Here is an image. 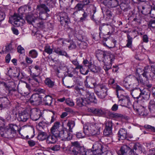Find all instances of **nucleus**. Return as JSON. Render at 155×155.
<instances>
[{
    "instance_id": "obj_1",
    "label": "nucleus",
    "mask_w": 155,
    "mask_h": 155,
    "mask_svg": "<svg viewBox=\"0 0 155 155\" xmlns=\"http://www.w3.org/2000/svg\"><path fill=\"white\" fill-rule=\"evenodd\" d=\"M101 127L98 123H87L84 127V132L87 135L99 136L100 134Z\"/></svg>"
},
{
    "instance_id": "obj_2",
    "label": "nucleus",
    "mask_w": 155,
    "mask_h": 155,
    "mask_svg": "<svg viewBox=\"0 0 155 155\" xmlns=\"http://www.w3.org/2000/svg\"><path fill=\"white\" fill-rule=\"evenodd\" d=\"M18 127L16 124H9L0 132L1 136L2 137L11 138L15 137L16 135V130H18Z\"/></svg>"
},
{
    "instance_id": "obj_3",
    "label": "nucleus",
    "mask_w": 155,
    "mask_h": 155,
    "mask_svg": "<svg viewBox=\"0 0 155 155\" xmlns=\"http://www.w3.org/2000/svg\"><path fill=\"white\" fill-rule=\"evenodd\" d=\"M36 10L39 12L40 19L42 20H45L48 16V14L47 13V12H49L50 10L44 4H41L39 5H37Z\"/></svg>"
},
{
    "instance_id": "obj_4",
    "label": "nucleus",
    "mask_w": 155,
    "mask_h": 155,
    "mask_svg": "<svg viewBox=\"0 0 155 155\" xmlns=\"http://www.w3.org/2000/svg\"><path fill=\"white\" fill-rule=\"evenodd\" d=\"M118 98L119 101L120 102L121 106L129 108L131 105V103L128 96L120 95Z\"/></svg>"
},
{
    "instance_id": "obj_5",
    "label": "nucleus",
    "mask_w": 155,
    "mask_h": 155,
    "mask_svg": "<svg viewBox=\"0 0 155 155\" xmlns=\"http://www.w3.org/2000/svg\"><path fill=\"white\" fill-rule=\"evenodd\" d=\"M99 29L100 31H102V30L105 31L109 35H112L115 31L114 28L112 25L108 24H102L99 27Z\"/></svg>"
},
{
    "instance_id": "obj_6",
    "label": "nucleus",
    "mask_w": 155,
    "mask_h": 155,
    "mask_svg": "<svg viewBox=\"0 0 155 155\" xmlns=\"http://www.w3.org/2000/svg\"><path fill=\"white\" fill-rule=\"evenodd\" d=\"M14 26L18 27L22 24V19L21 16L19 14L14 13V15L10 18Z\"/></svg>"
},
{
    "instance_id": "obj_7",
    "label": "nucleus",
    "mask_w": 155,
    "mask_h": 155,
    "mask_svg": "<svg viewBox=\"0 0 155 155\" xmlns=\"http://www.w3.org/2000/svg\"><path fill=\"white\" fill-rule=\"evenodd\" d=\"M58 137H60L62 140H70L72 138L71 135L68 133L65 128L59 132Z\"/></svg>"
},
{
    "instance_id": "obj_8",
    "label": "nucleus",
    "mask_w": 155,
    "mask_h": 155,
    "mask_svg": "<svg viewBox=\"0 0 155 155\" xmlns=\"http://www.w3.org/2000/svg\"><path fill=\"white\" fill-rule=\"evenodd\" d=\"M88 110L89 112L92 113L94 115L100 117L105 115L106 113V110L102 108H89Z\"/></svg>"
},
{
    "instance_id": "obj_9",
    "label": "nucleus",
    "mask_w": 155,
    "mask_h": 155,
    "mask_svg": "<svg viewBox=\"0 0 155 155\" xmlns=\"http://www.w3.org/2000/svg\"><path fill=\"white\" fill-rule=\"evenodd\" d=\"M92 150L94 153V155H98L104 153L102 146L98 142L95 143L93 145Z\"/></svg>"
},
{
    "instance_id": "obj_10",
    "label": "nucleus",
    "mask_w": 155,
    "mask_h": 155,
    "mask_svg": "<svg viewBox=\"0 0 155 155\" xmlns=\"http://www.w3.org/2000/svg\"><path fill=\"white\" fill-rule=\"evenodd\" d=\"M41 115V110L37 108H34L30 111V117L33 120L36 121L38 120Z\"/></svg>"
},
{
    "instance_id": "obj_11",
    "label": "nucleus",
    "mask_w": 155,
    "mask_h": 155,
    "mask_svg": "<svg viewBox=\"0 0 155 155\" xmlns=\"http://www.w3.org/2000/svg\"><path fill=\"white\" fill-rule=\"evenodd\" d=\"M101 57L103 58H104V60H103L104 62L105 63L111 64L115 59L114 55L110 54L106 55L104 52L101 51Z\"/></svg>"
},
{
    "instance_id": "obj_12",
    "label": "nucleus",
    "mask_w": 155,
    "mask_h": 155,
    "mask_svg": "<svg viewBox=\"0 0 155 155\" xmlns=\"http://www.w3.org/2000/svg\"><path fill=\"white\" fill-rule=\"evenodd\" d=\"M41 101V97L38 94H33L30 98L31 103L36 105H39Z\"/></svg>"
},
{
    "instance_id": "obj_13",
    "label": "nucleus",
    "mask_w": 155,
    "mask_h": 155,
    "mask_svg": "<svg viewBox=\"0 0 155 155\" xmlns=\"http://www.w3.org/2000/svg\"><path fill=\"white\" fill-rule=\"evenodd\" d=\"M103 3L108 8H114L118 5L117 0H103Z\"/></svg>"
},
{
    "instance_id": "obj_14",
    "label": "nucleus",
    "mask_w": 155,
    "mask_h": 155,
    "mask_svg": "<svg viewBox=\"0 0 155 155\" xmlns=\"http://www.w3.org/2000/svg\"><path fill=\"white\" fill-rule=\"evenodd\" d=\"M86 98H85L86 104H89L90 102L96 104L97 100L93 93L88 92L86 94Z\"/></svg>"
},
{
    "instance_id": "obj_15",
    "label": "nucleus",
    "mask_w": 155,
    "mask_h": 155,
    "mask_svg": "<svg viewBox=\"0 0 155 155\" xmlns=\"http://www.w3.org/2000/svg\"><path fill=\"white\" fill-rule=\"evenodd\" d=\"M142 89L139 87H135L131 91L132 96L137 99H139L141 97Z\"/></svg>"
},
{
    "instance_id": "obj_16",
    "label": "nucleus",
    "mask_w": 155,
    "mask_h": 155,
    "mask_svg": "<svg viewBox=\"0 0 155 155\" xmlns=\"http://www.w3.org/2000/svg\"><path fill=\"white\" fill-rule=\"evenodd\" d=\"M134 110L138 114L140 115L143 117L147 116V113L145 111V108L143 106H139L137 105V106L134 107Z\"/></svg>"
},
{
    "instance_id": "obj_17",
    "label": "nucleus",
    "mask_w": 155,
    "mask_h": 155,
    "mask_svg": "<svg viewBox=\"0 0 155 155\" xmlns=\"http://www.w3.org/2000/svg\"><path fill=\"white\" fill-rule=\"evenodd\" d=\"M60 123L58 121L55 122L51 129V132L52 134L58 136L60 131Z\"/></svg>"
},
{
    "instance_id": "obj_18",
    "label": "nucleus",
    "mask_w": 155,
    "mask_h": 155,
    "mask_svg": "<svg viewBox=\"0 0 155 155\" xmlns=\"http://www.w3.org/2000/svg\"><path fill=\"white\" fill-rule=\"evenodd\" d=\"M120 151L121 152L120 155H129L130 153H134V151L131 150L130 144L129 146L126 145H123L121 147Z\"/></svg>"
},
{
    "instance_id": "obj_19",
    "label": "nucleus",
    "mask_w": 155,
    "mask_h": 155,
    "mask_svg": "<svg viewBox=\"0 0 155 155\" xmlns=\"http://www.w3.org/2000/svg\"><path fill=\"white\" fill-rule=\"evenodd\" d=\"M57 136L51 133L48 136L47 135L46 139V143L48 144H54L57 141Z\"/></svg>"
},
{
    "instance_id": "obj_20",
    "label": "nucleus",
    "mask_w": 155,
    "mask_h": 155,
    "mask_svg": "<svg viewBox=\"0 0 155 155\" xmlns=\"http://www.w3.org/2000/svg\"><path fill=\"white\" fill-rule=\"evenodd\" d=\"M59 16L60 22L62 24H68L69 19L67 14L65 12H61L60 13Z\"/></svg>"
},
{
    "instance_id": "obj_21",
    "label": "nucleus",
    "mask_w": 155,
    "mask_h": 155,
    "mask_svg": "<svg viewBox=\"0 0 155 155\" xmlns=\"http://www.w3.org/2000/svg\"><path fill=\"white\" fill-rule=\"evenodd\" d=\"M30 117V115L27 112H23L19 114L18 120L20 121L25 122Z\"/></svg>"
},
{
    "instance_id": "obj_22",
    "label": "nucleus",
    "mask_w": 155,
    "mask_h": 155,
    "mask_svg": "<svg viewBox=\"0 0 155 155\" xmlns=\"http://www.w3.org/2000/svg\"><path fill=\"white\" fill-rule=\"evenodd\" d=\"M127 130L126 129L123 128L120 129L118 133L119 140H124L127 138Z\"/></svg>"
},
{
    "instance_id": "obj_23",
    "label": "nucleus",
    "mask_w": 155,
    "mask_h": 155,
    "mask_svg": "<svg viewBox=\"0 0 155 155\" xmlns=\"http://www.w3.org/2000/svg\"><path fill=\"white\" fill-rule=\"evenodd\" d=\"M9 101L7 98L5 97L0 98V107H6L9 104Z\"/></svg>"
},
{
    "instance_id": "obj_24",
    "label": "nucleus",
    "mask_w": 155,
    "mask_h": 155,
    "mask_svg": "<svg viewBox=\"0 0 155 155\" xmlns=\"http://www.w3.org/2000/svg\"><path fill=\"white\" fill-rule=\"evenodd\" d=\"M37 17L31 13H28L26 15L25 19L27 22L29 24H34V21Z\"/></svg>"
},
{
    "instance_id": "obj_25",
    "label": "nucleus",
    "mask_w": 155,
    "mask_h": 155,
    "mask_svg": "<svg viewBox=\"0 0 155 155\" xmlns=\"http://www.w3.org/2000/svg\"><path fill=\"white\" fill-rule=\"evenodd\" d=\"M152 8V5H150L148 3L147 5L142 6V13L145 15L149 14L151 9Z\"/></svg>"
},
{
    "instance_id": "obj_26",
    "label": "nucleus",
    "mask_w": 155,
    "mask_h": 155,
    "mask_svg": "<svg viewBox=\"0 0 155 155\" xmlns=\"http://www.w3.org/2000/svg\"><path fill=\"white\" fill-rule=\"evenodd\" d=\"M141 97L145 100H148L150 97V92L147 89L144 88L142 89L141 92Z\"/></svg>"
},
{
    "instance_id": "obj_27",
    "label": "nucleus",
    "mask_w": 155,
    "mask_h": 155,
    "mask_svg": "<svg viewBox=\"0 0 155 155\" xmlns=\"http://www.w3.org/2000/svg\"><path fill=\"white\" fill-rule=\"evenodd\" d=\"M54 52L59 55L64 56L67 58L69 57L67 53L64 50H61L59 47L55 48L54 50Z\"/></svg>"
},
{
    "instance_id": "obj_28",
    "label": "nucleus",
    "mask_w": 155,
    "mask_h": 155,
    "mask_svg": "<svg viewBox=\"0 0 155 155\" xmlns=\"http://www.w3.org/2000/svg\"><path fill=\"white\" fill-rule=\"evenodd\" d=\"M33 25L39 28H42L44 26V22L42 20L40 19L38 17H37L35 18Z\"/></svg>"
},
{
    "instance_id": "obj_29",
    "label": "nucleus",
    "mask_w": 155,
    "mask_h": 155,
    "mask_svg": "<svg viewBox=\"0 0 155 155\" xmlns=\"http://www.w3.org/2000/svg\"><path fill=\"white\" fill-rule=\"evenodd\" d=\"M130 146V147L131 150L132 151H134V153L135 150L136 151L137 150H141V147L140 144L139 143H131Z\"/></svg>"
},
{
    "instance_id": "obj_30",
    "label": "nucleus",
    "mask_w": 155,
    "mask_h": 155,
    "mask_svg": "<svg viewBox=\"0 0 155 155\" xmlns=\"http://www.w3.org/2000/svg\"><path fill=\"white\" fill-rule=\"evenodd\" d=\"M37 136L38 139L40 140L43 141L45 139L47 136V134L46 132L42 131H39Z\"/></svg>"
},
{
    "instance_id": "obj_31",
    "label": "nucleus",
    "mask_w": 155,
    "mask_h": 155,
    "mask_svg": "<svg viewBox=\"0 0 155 155\" xmlns=\"http://www.w3.org/2000/svg\"><path fill=\"white\" fill-rule=\"evenodd\" d=\"M81 149L71 147L68 150V153L73 155H77L80 152Z\"/></svg>"
},
{
    "instance_id": "obj_32",
    "label": "nucleus",
    "mask_w": 155,
    "mask_h": 155,
    "mask_svg": "<svg viewBox=\"0 0 155 155\" xmlns=\"http://www.w3.org/2000/svg\"><path fill=\"white\" fill-rule=\"evenodd\" d=\"M88 68L91 71L95 73H99L101 70V68L99 67L96 66L92 64L88 65Z\"/></svg>"
},
{
    "instance_id": "obj_33",
    "label": "nucleus",
    "mask_w": 155,
    "mask_h": 155,
    "mask_svg": "<svg viewBox=\"0 0 155 155\" xmlns=\"http://www.w3.org/2000/svg\"><path fill=\"white\" fill-rule=\"evenodd\" d=\"M148 107L151 114L155 113V102L153 100L150 101Z\"/></svg>"
},
{
    "instance_id": "obj_34",
    "label": "nucleus",
    "mask_w": 155,
    "mask_h": 155,
    "mask_svg": "<svg viewBox=\"0 0 155 155\" xmlns=\"http://www.w3.org/2000/svg\"><path fill=\"white\" fill-rule=\"evenodd\" d=\"M130 78L129 77L126 78L122 82H121V85L123 86L127 89H129L130 88V84L129 81L130 80Z\"/></svg>"
},
{
    "instance_id": "obj_35",
    "label": "nucleus",
    "mask_w": 155,
    "mask_h": 155,
    "mask_svg": "<svg viewBox=\"0 0 155 155\" xmlns=\"http://www.w3.org/2000/svg\"><path fill=\"white\" fill-rule=\"evenodd\" d=\"M115 88L117 95L118 97H120V95H124L125 93L124 91L120 86L117 84Z\"/></svg>"
},
{
    "instance_id": "obj_36",
    "label": "nucleus",
    "mask_w": 155,
    "mask_h": 155,
    "mask_svg": "<svg viewBox=\"0 0 155 155\" xmlns=\"http://www.w3.org/2000/svg\"><path fill=\"white\" fill-rule=\"evenodd\" d=\"M52 98L50 96H46L44 98V101L45 105H50L52 103Z\"/></svg>"
},
{
    "instance_id": "obj_37",
    "label": "nucleus",
    "mask_w": 155,
    "mask_h": 155,
    "mask_svg": "<svg viewBox=\"0 0 155 155\" xmlns=\"http://www.w3.org/2000/svg\"><path fill=\"white\" fill-rule=\"evenodd\" d=\"M46 125V123L45 121L40 122L37 126V128L39 131H42L45 128Z\"/></svg>"
},
{
    "instance_id": "obj_38",
    "label": "nucleus",
    "mask_w": 155,
    "mask_h": 155,
    "mask_svg": "<svg viewBox=\"0 0 155 155\" xmlns=\"http://www.w3.org/2000/svg\"><path fill=\"white\" fill-rule=\"evenodd\" d=\"M45 84L49 87H52L54 85V82L49 78H47L45 81Z\"/></svg>"
},
{
    "instance_id": "obj_39",
    "label": "nucleus",
    "mask_w": 155,
    "mask_h": 155,
    "mask_svg": "<svg viewBox=\"0 0 155 155\" xmlns=\"http://www.w3.org/2000/svg\"><path fill=\"white\" fill-rule=\"evenodd\" d=\"M75 125V122L73 120H69L67 124V126L68 127V130L70 132H72V129Z\"/></svg>"
},
{
    "instance_id": "obj_40",
    "label": "nucleus",
    "mask_w": 155,
    "mask_h": 155,
    "mask_svg": "<svg viewBox=\"0 0 155 155\" xmlns=\"http://www.w3.org/2000/svg\"><path fill=\"white\" fill-rule=\"evenodd\" d=\"M76 101L77 105L79 107H82L84 105V104H86L85 99H84L82 98H77Z\"/></svg>"
},
{
    "instance_id": "obj_41",
    "label": "nucleus",
    "mask_w": 155,
    "mask_h": 155,
    "mask_svg": "<svg viewBox=\"0 0 155 155\" xmlns=\"http://www.w3.org/2000/svg\"><path fill=\"white\" fill-rule=\"evenodd\" d=\"M120 7L121 9L124 12L127 11L130 9L129 5L124 2L121 3L120 5Z\"/></svg>"
},
{
    "instance_id": "obj_42",
    "label": "nucleus",
    "mask_w": 155,
    "mask_h": 155,
    "mask_svg": "<svg viewBox=\"0 0 155 155\" xmlns=\"http://www.w3.org/2000/svg\"><path fill=\"white\" fill-rule=\"evenodd\" d=\"M86 81H88L89 83H91L92 84L94 87H96L97 86V80L95 78L90 77L86 80Z\"/></svg>"
},
{
    "instance_id": "obj_43",
    "label": "nucleus",
    "mask_w": 155,
    "mask_h": 155,
    "mask_svg": "<svg viewBox=\"0 0 155 155\" xmlns=\"http://www.w3.org/2000/svg\"><path fill=\"white\" fill-rule=\"evenodd\" d=\"M96 93L98 97L101 99H104L107 94V93L105 92L100 91H97Z\"/></svg>"
},
{
    "instance_id": "obj_44",
    "label": "nucleus",
    "mask_w": 155,
    "mask_h": 155,
    "mask_svg": "<svg viewBox=\"0 0 155 155\" xmlns=\"http://www.w3.org/2000/svg\"><path fill=\"white\" fill-rule=\"evenodd\" d=\"M84 7V6L81 4H78L74 8V10L76 11L73 13V15L78 13V11L81 10Z\"/></svg>"
},
{
    "instance_id": "obj_45",
    "label": "nucleus",
    "mask_w": 155,
    "mask_h": 155,
    "mask_svg": "<svg viewBox=\"0 0 155 155\" xmlns=\"http://www.w3.org/2000/svg\"><path fill=\"white\" fill-rule=\"evenodd\" d=\"M127 43L126 46L128 48H130L132 45V38L129 34H127Z\"/></svg>"
},
{
    "instance_id": "obj_46",
    "label": "nucleus",
    "mask_w": 155,
    "mask_h": 155,
    "mask_svg": "<svg viewBox=\"0 0 155 155\" xmlns=\"http://www.w3.org/2000/svg\"><path fill=\"white\" fill-rule=\"evenodd\" d=\"M109 115L111 118L115 119L121 118L123 116L122 115L116 113H110Z\"/></svg>"
},
{
    "instance_id": "obj_47",
    "label": "nucleus",
    "mask_w": 155,
    "mask_h": 155,
    "mask_svg": "<svg viewBox=\"0 0 155 155\" xmlns=\"http://www.w3.org/2000/svg\"><path fill=\"white\" fill-rule=\"evenodd\" d=\"M45 51L47 53L51 54L52 53L53 49L48 45H46L45 47Z\"/></svg>"
},
{
    "instance_id": "obj_48",
    "label": "nucleus",
    "mask_w": 155,
    "mask_h": 155,
    "mask_svg": "<svg viewBox=\"0 0 155 155\" xmlns=\"http://www.w3.org/2000/svg\"><path fill=\"white\" fill-rule=\"evenodd\" d=\"M38 55L37 52L35 50L30 51L29 53V56L33 58H35L37 57Z\"/></svg>"
},
{
    "instance_id": "obj_49",
    "label": "nucleus",
    "mask_w": 155,
    "mask_h": 155,
    "mask_svg": "<svg viewBox=\"0 0 155 155\" xmlns=\"http://www.w3.org/2000/svg\"><path fill=\"white\" fill-rule=\"evenodd\" d=\"M149 14L151 18H155V5L152 4V8L151 9Z\"/></svg>"
},
{
    "instance_id": "obj_50",
    "label": "nucleus",
    "mask_w": 155,
    "mask_h": 155,
    "mask_svg": "<svg viewBox=\"0 0 155 155\" xmlns=\"http://www.w3.org/2000/svg\"><path fill=\"white\" fill-rule=\"evenodd\" d=\"M38 75H36L34 73H33L31 74V78H32L31 79V82L32 81H38V80L37 78V77H39V76L40 74V72L38 71Z\"/></svg>"
},
{
    "instance_id": "obj_51",
    "label": "nucleus",
    "mask_w": 155,
    "mask_h": 155,
    "mask_svg": "<svg viewBox=\"0 0 155 155\" xmlns=\"http://www.w3.org/2000/svg\"><path fill=\"white\" fill-rule=\"evenodd\" d=\"M112 133V129L109 128H105L104 131V134L106 136H108Z\"/></svg>"
},
{
    "instance_id": "obj_52",
    "label": "nucleus",
    "mask_w": 155,
    "mask_h": 155,
    "mask_svg": "<svg viewBox=\"0 0 155 155\" xmlns=\"http://www.w3.org/2000/svg\"><path fill=\"white\" fill-rule=\"evenodd\" d=\"M100 91L105 92L107 93L108 88L106 85L104 84H101L100 86Z\"/></svg>"
},
{
    "instance_id": "obj_53",
    "label": "nucleus",
    "mask_w": 155,
    "mask_h": 155,
    "mask_svg": "<svg viewBox=\"0 0 155 155\" xmlns=\"http://www.w3.org/2000/svg\"><path fill=\"white\" fill-rule=\"evenodd\" d=\"M66 104L70 106H73L74 105V103L72 100L69 98L66 99L65 101Z\"/></svg>"
},
{
    "instance_id": "obj_54",
    "label": "nucleus",
    "mask_w": 155,
    "mask_h": 155,
    "mask_svg": "<svg viewBox=\"0 0 155 155\" xmlns=\"http://www.w3.org/2000/svg\"><path fill=\"white\" fill-rule=\"evenodd\" d=\"M82 155H94V153L92 150H87L84 151L82 153Z\"/></svg>"
},
{
    "instance_id": "obj_55",
    "label": "nucleus",
    "mask_w": 155,
    "mask_h": 155,
    "mask_svg": "<svg viewBox=\"0 0 155 155\" xmlns=\"http://www.w3.org/2000/svg\"><path fill=\"white\" fill-rule=\"evenodd\" d=\"M79 45L81 49H85L87 47V44L85 42L81 41L79 44Z\"/></svg>"
},
{
    "instance_id": "obj_56",
    "label": "nucleus",
    "mask_w": 155,
    "mask_h": 155,
    "mask_svg": "<svg viewBox=\"0 0 155 155\" xmlns=\"http://www.w3.org/2000/svg\"><path fill=\"white\" fill-rule=\"evenodd\" d=\"M148 27L150 28H155V20H152L150 21L148 24Z\"/></svg>"
},
{
    "instance_id": "obj_57",
    "label": "nucleus",
    "mask_w": 155,
    "mask_h": 155,
    "mask_svg": "<svg viewBox=\"0 0 155 155\" xmlns=\"http://www.w3.org/2000/svg\"><path fill=\"white\" fill-rule=\"evenodd\" d=\"M105 128L112 129V123L111 121L108 120L106 121L105 123Z\"/></svg>"
},
{
    "instance_id": "obj_58",
    "label": "nucleus",
    "mask_w": 155,
    "mask_h": 155,
    "mask_svg": "<svg viewBox=\"0 0 155 155\" xmlns=\"http://www.w3.org/2000/svg\"><path fill=\"white\" fill-rule=\"evenodd\" d=\"M5 120L0 119V130L3 129L6 126L5 124Z\"/></svg>"
},
{
    "instance_id": "obj_59",
    "label": "nucleus",
    "mask_w": 155,
    "mask_h": 155,
    "mask_svg": "<svg viewBox=\"0 0 155 155\" xmlns=\"http://www.w3.org/2000/svg\"><path fill=\"white\" fill-rule=\"evenodd\" d=\"M13 49L12 47V45L11 44H10L6 46L5 48V51L6 52L11 51Z\"/></svg>"
},
{
    "instance_id": "obj_60",
    "label": "nucleus",
    "mask_w": 155,
    "mask_h": 155,
    "mask_svg": "<svg viewBox=\"0 0 155 155\" xmlns=\"http://www.w3.org/2000/svg\"><path fill=\"white\" fill-rule=\"evenodd\" d=\"M144 127L146 129L150 130L151 131L155 132V128L154 127L149 125H146L144 126Z\"/></svg>"
},
{
    "instance_id": "obj_61",
    "label": "nucleus",
    "mask_w": 155,
    "mask_h": 155,
    "mask_svg": "<svg viewBox=\"0 0 155 155\" xmlns=\"http://www.w3.org/2000/svg\"><path fill=\"white\" fill-rule=\"evenodd\" d=\"M88 14L87 13L84 12V13L82 14V17L80 18V21H85L87 18Z\"/></svg>"
},
{
    "instance_id": "obj_62",
    "label": "nucleus",
    "mask_w": 155,
    "mask_h": 155,
    "mask_svg": "<svg viewBox=\"0 0 155 155\" xmlns=\"http://www.w3.org/2000/svg\"><path fill=\"white\" fill-rule=\"evenodd\" d=\"M72 146L71 147H77L78 148L81 149V147L80 146V144L78 143V141H75L73 142H72Z\"/></svg>"
},
{
    "instance_id": "obj_63",
    "label": "nucleus",
    "mask_w": 155,
    "mask_h": 155,
    "mask_svg": "<svg viewBox=\"0 0 155 155\" xmlns=\"http://www.w3.org/2000/svg\"><path fill=\"white\" fill-rule=\"evenodd\" d=\"M75 92H77L79 94H81L82 92L83 91V90L82 88H79L78 86H76L74 87Z\"/></svg>"
},
{
    "instance_id": "obj_64",
    "label": "nucleus",
    "mask_w": 155,
    "mask_h": 155,
    "mask_svg": "<svg viewBox=\"0 0 155 155\" xmlns=\"http://www.w3.org/2000/svg\"><path fill=\"white\" fill-rule=\"evenodd\" d=\"M111 67V64H105L103 66V68L105 71L107 73V71L109 70Z\"/></svg>"
}]
</instances>
